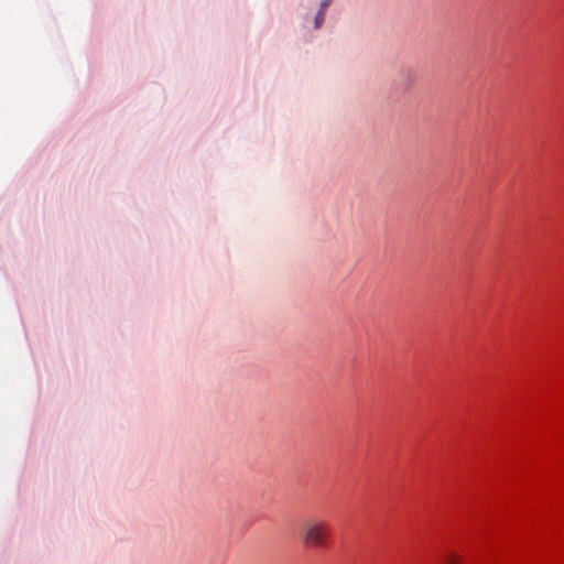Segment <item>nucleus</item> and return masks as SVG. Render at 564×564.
Masks as SVG:
<instances>
[{"label": "nucleus", "instance_id": "f257e3e1", "mask_svg": "<svg viewBox=\"0 0 564 564\" xmlns=\"http://www.w3.org/2000/svg\"><path fill=\"white\" fill-rule=\"evenodd\" d=\"M330 536V529L325 521L311 519L303 523L301 541L313 549H325Z\"/></svg>", "mask_w": 564, "mask_h": 564}, {"label": "nucleus", "instance_id": "f03ea898", "mask_svg": "<svg viewBox=\"0 0 564 564\" xmlns=\"http://www.w3.org/2000/svg\"><path fill=\"white\" fill-rule=\"evenodd\" d=\"M325 20V11L318 10L315 20H314V26L315 29H319Z\"/></svg>", "mask_w": 564, "mask_h": 564}, {"label": "nucleus", "instance_id": "7ed1b4c3", "mask_svg": "<svg viewBox=\"0 0 564 564\" xmlns=\"http://www.w3.org/2000/svg\"><path fill=\"white\" fill-rule=\"evenodd\" d=\"M459 561H460L459 556L456 554H452V553L446 555V557L444 560L445 564H459Z\"/></svg>", "mask_w": 564, "mask_h": 564}, {"label": "nucleus", "instance_id": "20e7f679", "mask_svg": "<svg viewBox=\"0 0 564 564\" xmlns=\"http://www.w3.org/2000/svg\"><path fill=\"white\" fill-rule=\"evenodd\" d=\"M333 0H321V3H319V10L322 11H326V9L328 8V6L332 3Z\"/></svg>", "mask_w": 564, "mask_h": 564}]
</instances>
